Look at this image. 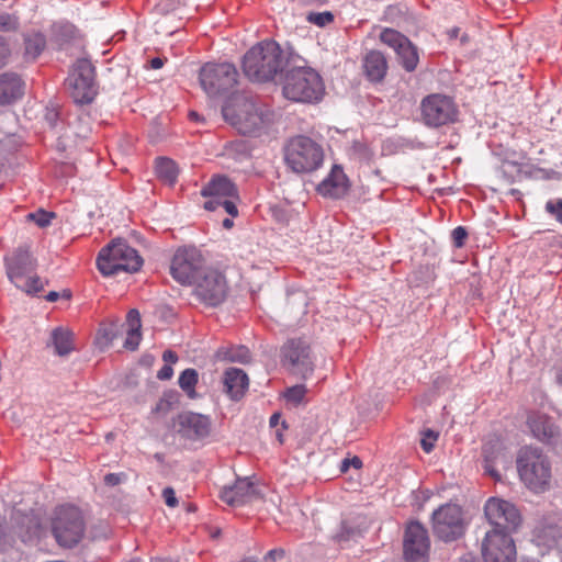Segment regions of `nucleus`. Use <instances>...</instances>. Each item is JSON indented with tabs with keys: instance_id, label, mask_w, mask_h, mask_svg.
Masks as SVG:
<instances>
[{
	"instance_id": "14",
	"label": "nucleus",
	"mask_w": 562,
	"mask_h": 562,
	"mask_svg": "<svg viewBox=\"0 0 562 562\" xmlns=\"http://www.w3.org/2000/svg\"><path fill=\"white\" fill-rule=\"evenodd\" d=\"M483 562H516L517 549L508 532L491 529L481 540Z\"/></svg>"
},
{
	"instance_id": "32",
	"label": "nucleus",
	"mask_w": 562,
	"mask_h": 562,
	"mask_svg": "<svg viewBox=\"0 0 562 562\" xmlns=\"http://www.w3.org/2000/svg\"><path fill=\"white\" fill-rule=\"evenodd\" d=\"M538 541L549 549L562 550V529L557 526L543 528L538 535Z\"/></svg>"
},
{
	"instance_id": "40",
	"label": "nucleus",
	"mask_w": 562,
	"mask_h": 562,
	"mask_svg": "<svg viewBox=\"0 0 562 562\" xmlns=\"http://www.w3.org/2000/svg\"><path fill=\"white\" fill-rule=\"evenodd\" d=\"M16 288L26 293H38L43 290V283L38 277H23V281L13 282Z\"/></svg>"
},
{
	"instance_id": "30",
	"label": "nucleus",
	"mask_w": 562,
	"mask_h": 562,
	"mask_svg": "<svg viewBox=\"0 0 562 562\" xmlns=\"http://www.w3.org/2000/svg\"><path fill=\"white\" fill-rule=\"evenodd\" d=\"M127 336L124 341V347L130 350H135L142 339L140 335V315L137 310H131L126 316Z\"/></svg>"
},
{
	"instance_id": "45",
	"label": "nucleus",
	"mask_w": 562,
	"mask_h": 562,
	"mask_svg": "<svg viewBox=\"0 0 562 562\" xmlns=\"http://www.w3.org/2000/svg\"><path fill=\"white\" fill-rule=\"evenodd\" d=\"M18 19L9 13L0 14V31L10 32L18 29Z\"/></svg>"
},
{
	"instance_id": "50",
	"label": "nucleus",
	"mask_w": 562,
	"mask_h": 562,
	"mask_svg": "<svg viewBox=\"0 0 562 562\" xmlns=\"http://www.w3.org/2000/svg\"><path fill=\"white\" fill-rule=\"evenodd\" d=\"M350 467H353L355 469H361L362 461L359 457H353L352 459H345L341 462L340 471L346 472Z\"/></svg>"
},
{
	"instance_id": "28",
	"label": "nucleus",
	"mask_w": 562,
	"mask_h": 562,
	"mask_svg": "<svg viewBox=\"0 0 562 562\" xmlns=\"http://www.w3.org/2000/svg\"><path fill=\"white\" fill-rule=\"evenodd\" d=\"M14 532L24 543L34 541L40 537L41 522L34 514H20L14 516Z\"/></svg>"
},
{
	"instance_id": "58",
	"label": "nucleus",
	"mask_w": 562,
	"mask_h": 562,
	"mask_svg": "<svg viewBox=\"0 0 562 562\" xmlns=\"http://www.w3.org/2000/svg\"><path fill=\"white\" fill-rule=\"evenodd\" d=\"M281 418V415L279 413H274L271 417H270V426L271 427H276L278 424H279V420Z\"/></svg>"
},
{
	"instance_id": "12",
	"label": "nucleus",
	"mask_w": 562,
	"mask_h": 562,
	"mask_svg": "<svg viewBox=\"0 0 562 562\" xmlns=\"http://www.w3.org/2000/svg\"><path fill=\"white\" fill-rule=\"evenodd\" d=\"M434 535L441 541L451 542L465 531L462 508L456 504H445L431 516Z\"/></svg>"
},
{
	"instance_id": "9",
	"label": "nucleus",
	"mask_w": 562,
	"mask_h": 562,
	"mask_svg": "<svg viewBox=\"0 0 562 562\" xmlns=\"http://www.w3.org/2000/svg\"><path fill=\"white\" fill-rule=\"evenodd\" d=\"M83 532L85 521L78 507L61 505L56 509L53 533L60 546H76L83 537Z\"/></svg>"
},
{
	"instance_id": "20",
	"label": "nucleus",
	"mask_w": 562,
	"mask_h": 562,
	"mask_svg": "<svg viewBox=\"0 0 562 562\" xmlns=\"http://www.w3.org/2000/svg\"><path fill=\"white\" fill-rule=\"evenodd\" d=\"M7 274L11 282L23 281L35 268V260L27 247H19L4 258Z\"/></svg>"
},
{
	"instance_id": "8",
	"label": "nucleus",
	"mask_w": 562,
	"mask_h": 562,
	"mask_svg": "<svg viewBox=\"0 0 562 562\" xmlns=\"http://www.w3.org/2000/svg\"><path fill=\"white\" fill-rule=\"evenodd\" d=\"M205 258L193 246L180 247L176 250L170 262L171 277L182 285H192L206 270Z\"/></svg>"
},
{
	"instance_id": "44",
	"label": "nucleus",
	"mask_w": 562,
	"mask_h": 562,
	"mask_svg": "<svg viewBox=\"0 0 562 562\" xmlns=\"http://www.w3.org/2000/svg\"><path fill=\"white\" fill-rule=\"evenodd\" d=\"M116 336V326L111 324L109 326H102L98 331V339L104 345L110 344Z\"/></svg>"
},
{
	"instance_id": "41",
	"label": "nucleus",
	"mask_w": 562,
	"mask_h": 562,
	"mask_svg": "<svg viewBox=\"0 0 562 562\" xmlns=\"http://www.w3.org/2000/svg\"><path fill=\"white\" fill-rule=\"evenodd\" d=\"M306 394V387L303 384H297L294 386L289 387L284 392V398L286 402L292 403L294 405H299L302 403Z\"/></svg>"
},
{
	"instance_id": "13",
	"label": "nucleus",
	"mask_w": 562,
	"mask_h": 562,
	"mask_svg": "<svg viewBox=\"0 0 562 562\" xmlns=\"http://www.w3.org/2000/svg\"><path fill=\"white\" fill-rule=\"evenodd\" d=\"M193 293L196 299L207 306H217L222 304L228 292L227 280L225 276L215 268L209 267L193 282Z\"/></svg>"
},
{
	"instance_id": "15",
	"label": "nucleus",
	"mask_w": 562,
	"mask_h": 562,
	"mask_svg": "<svg viewBox=\"0 0 562 562\" xmlns=\"http://www.w3.org/2000/svg\"><path fill=\"white\" fill-rule=\"evenodd\" d=\"M283 364L295 375L303 379L314 371V358L310 344L302 339H290L282 347Z\"/></svg>"
},
{
	"instance_id": "59",
	"label": "nucleus",
	"mask_w": 562,
	"mask_h": 562,
	"mask_svg": "<svg viewBox=\"0 0 562 562\" xmlns=\"http://www.w3.org/2000/svg\"><path fill=\"white\" fill-rule=\"evenodd\" d=\"M59 299V293L58 292H55V291H50L47 295H46V300L49 301V302H55Z\"/></svg>"
},
{
	"instance_id": "62",
	"label": "nucleus",
	"mask_w": 562,
	"mask_h": 562,
	"mask_svg": "<svg viewBox=\"0 0 562 562\" xmlns=\"http://www.w3.org/2000/svg\"><path fill=\"white\" fill-rule=\"evenodd\" d=\"M46 116H47L48 119H52V117L57 116L56 108H50V109H48Z\"/></svg>"
},
{
	"instance_id": "53",
	"label": "nucleus",
	"mask_w": 562,
	"mask_h": 562,
	"mask_svg": "<svg viewBox=\"0 0 562 562\" xmlns=\"http://www.w3.org/2000/svg\"><path fill=\"white\" fill-rule=\"evenodd\" d=\"M544 245L549 247H559L562 248V235L561 234H553L551 236H548L543 239Z\"/></svg>"
},
{
	"instance_id": "63",
	"label": "nucleus",
	"mask_w": 562,
	"mask_h": 562,
	"mask_svg": "<svg viewBox=\"0 0 562 562\" xmlns=\"http://www.w3.org/2000/svg\"><path fill=\"white\" fill-rule=\"evenodd\" d=\"M459 562H474V560L471 557H463V558L460 559Z\"/></svg>"
},
{
	"instance_id": "26",
	"label": "nucleus",
	"mask_w": 562,
	"mask_h": 562,
	"mask_svg": "<svg viewBox=\"0 0 562 562\" xmlns=\"http://www.w3.org/2000/svg\"><path fill=\"white\" fill-rule=\"evenodd\" d=\"M224 390L234 401L240 400L248 390L249 379L245 371L237 368H229L223 376Z\"/></svg>"
},
{
	"instance_id": "52",
	"label": "nucleus",
	"mask_w": 562,
	"mask_h": 562,
	"mask_svg": "<svg viewBox=\"0 0 562 562\" xmlns=\"http://www.w3.org/2000/svg\"><path fill=\"white\" fill-rule=\"evenodd\" d=\"M162 496L165 499V503L169 507H176L178 504V499L176 497L175 491L171 487H166L162 491Z\"/></svg>"
},
{
	"instance_id": "42",
	"label": "nucleus",
	"mask_w": 562,
	"mask_h": 562,
	"mask_svg": "<svg viewBox=\"0 0 562 562\" xmlns=\"http://www.w3.org/2000/svg\"><path fill=\"white\" fill-rule=\"evenodd\" d=\"M453 100L446 94L442 93H432L425 97L420 103V105H452Z\"/></svg>"
},
{
	"instance_id": "3",
	"label": "nucleus",
	"mask_w": 562,
	"mask_h": 562,
	"mask_svg": "<svg viewBox=\"0 0 562 562\" xmlns=\"http://www.w3.org/2000/svg\"><path fill=\"white\" fill-rule=\"evenodd\" d=\"M285 166L294 173L304 175L316 171L324 161L323 147L308 136L297 135L283 146Z\"/></svg>"
},
{
	"instance_id": "5",
	"label": "nucleus",
	"mask_w": 562,
	"mask_h": 562,
	"mask_svg": "<svg viewBox=\"0 0 562 562\" xmlns=\"http://www.w3.org/2000/svg\"><path fill=\"white\" fill-rule=\"evenodd\" d=\"M516 463L519 477L529 490L543 492L549 487L552 476L551 463L539 448L520 449Z\"/></svg>"
},
{
	"instance_id": "1",
	"label": "nucleus",
	"mask_w": 562,
	"mask_h": 562,
	"mask_svg": "<svg viewBox=\"0 0 562 562\" xmlns=\"http://www.w3.org/2000/svg\"><path fill=\"white\" fill-rule=\"evenodd\" d=\"M238 71L233 64H205L200 70V83L211 98H221L232 105H254L252 97L239 89Z\"/></svg>"
},
{
	"instance_id": "10",
	"label": "nucleus",
	"mask_w": 562,
	"mask_h": 562,
	"mask_svg": "<svg viewBox=\"0 0 562 562\" xmlns=\"http://www.w3.org/2000/svg\"><path fill=\"white\" fill-rule=\"evenodd\" d=\"M65 85L77 105L91 103L98 93L92 63L86 58L78 59Z\"/></svg>"
},
{
	"instance_id": "18",
	"label": "nucleus",
	"mask_w": 562,
	"mask_h": 562,
	"mask_svg": "<svg viewBox=\"0 0 562 562\" xmlns=\"http://www.w3.org/2000/svg\"><path fill=\"white\" fill-rule=\"evenodd\" d=\"M380 41L393 48L402 67L411 72L417 68L419 56L417 48L400 32L393 29H384L380 33Z\"/></svg>"
},
{
	"instance_id": "2",
	"label": "nucleus",
	"mask_w": 562,
	"mask_h": 562,
	"mask_svg": "<svg viewBox=\"0 0 562 562\" xmlns=\"http://www.w3.org/2000/svg\"><path fill=\"white\" fill-rule=\"evenodd\" d=\"M284 67L283 52L274 41H263L252 46L243 59L245 76L256 82L272 80Z\"/></svg>"
},
{
	"instance_id": "24",
	"label": "nucleus",
	"mask_w": 562,
	"mask_h": 562,
	"mask_svg": "<svg viewBox=\"0 0 562 562\" xmlns=\"http://www.w3.org/2000/svg\"><path fill=\"white\" fill-rule=\"evenodd\" d=\"M25 92V82L14 72L0 74V105L21 100Z\"/></svg>"
},
{
	"instance_id": "29",
	"label": "nucleus",
	"mask_w": 562,
	"mask_h": 562,
	"mask_svg": "<svg viewBox=\"0 0 562 562\" xmlns=\"http://www.w3.org/2000/svg\"><path fill=\"white\" fill-rule=\"evenodd\" d=\"M420 120L428 127H440L457 121V108H419Z\"/></svg>"
},
{
	"instance_id": "57",
	"label": "nucleus",
	"mask_w": 562,
	"mask_h": 562,
	"mask_svg": "<svg viewBox=\"0 0 562 562\" xmlns=\"http://www.w3.org/2000/svg\"><path fill=\"white\" fill-rule=\"evenodd\" d=\"M165 60L166 59L160 58V57H155V58L150 59V61H149L150 68L151 69H160L164 66Z\"/></svg>"
},
{
	"instance_id": "64",
	"label": "nucleus",
	"mask_w": 562,
	"mask_h": 562,
	"mask_svg": "<svg viewBox=\"0 0 562 562\" xmlns=\"http://www.w3.org/2000/svg\"><path fill=\"white\" fill-rule=\"evenodd\" d=\"M63 296L66 297V299H69L70 297V292L69 291H64L63 292Z\"/></svg>"
},
{
	"instance_id": "7",
	"label": "nucleus",
	"mask_w": 562,
	"mask_h": 562,
	"mask_svg": "<svg viewBox=\"0 0 562 562\" xmlns=\"http://www.w3.org/2000/svg\"><path fill=\"white\" fill-rule=\"evenodd\" d=\"M220 114L244 135H258L276 119L270 108H220Z\"/></svg>"
},
{
	"instance_id": "55",
	"label": "nucleus",
	"mask_w": 562,
	"mask_h": 562,
	"mask_svg": "<svg viewBox=\"0 0 562 562\" xmlns=\"http://www.w3.org/2000/svg\"><path fill=\"white\" fill-rule=\"evenodd\" d=\"M162 359L166 361V362H169V363H176L178 361V356L176 352H173L172 350H166L162 355Z\"/></svg>"
},
{
	"instance_id": "31",
	"label": "nucleus",
	"mask_w": 562,
	"mask_h": 562,
	"mask_svg": "<svg viewBox=\"0 0 562 562\" xmlns=\"http://www.w3.org/2000/svg\"><path fill=\"white\" fill-rule=\"evenodd\" d=\"M155 171L158 179L168 186H173L179 175L176 162L166 157H159L156 159Z\"/></svg>"
},
{
	"instance_id": "54",
	"label": "nucleus",
	"mask_w": 562,
	"mask_h": 562,
	"mask_svg": "<svg viewBox=\"0 0 562 562\" xmlns=\"http://www.w3.org/2000/svg\"><path fill=\"white\" fill-rule=\"evenodd\" d=\"M173 374L171 366L165 364L157 373L159 380H169Z\"/></svg>"
},
{
	"instance_id": "61",
	"label": "nucleus",
	"mask_w": 562,
	"mask_h": 562,
	"mask_svg": "<svg viewBox=\"0 0 562 562\" xmlns=\"http://www.w3.org/2000/svg\"><path fill=\"white\" fill-rule=\"evenodd\" d=\"M234 225L233 221L231 218H225L223 221V226L226 228V229H229L232 228Z\"/></svg>"
},
{
	"instance_id": "35",
	"label": "nucleus",
	"mask_w": 562,
	"mask_h": 562,
	"mask_svg": "<svg viewBox=\"0 0 562 562\" xmlns=\"http://www.w3.org/2000/svg\"><path fill=\"white\" fill-rule=\"evenodd\" d=\"M72 116L75 121L69 122V124L74 125L77 135L86 136L91 132V119L88 108H76V113Z\"/></svg>"
},
{
	"instance_id": "38",
	"label": "nucleus",
	"mask_w": 562,
	"mask_h": 562,
	"mask_svg": "<svg viewBox=\"0 0 562 562\" xmlns=\"http://www.w3.org/2000/svg\"><path fill=\"white\" fill-rule=\"evenodd\" d=\"M220 116V108H207L206 113H199L195 110H191L188 112V119L191 122L198 124H207L211 122H215Z\"/></svg>"
},
{
	"instance_id": "48",
	"label": "nucleus",
	"mask_w": 562,
	"mask_h": 562,
	"mask_svg": "<svg viewBox=\"0 0 562 562\" xmlns=\"http://www.w3.org/2000/svg\"><path fill=\"white\" fill-rule=\"evenodd\" d=\"M437 439H438L437 434H435L432 430H429V429L426 430L420 440V446H422L423 450L426 453H429L434 449Z\"/></svg>"
},
{
	"instance_id": "51",
	"label": "nucleus",
	"mask_w": 562,
	"mask_h": 562,
	"mask_svg": "<svg viewBox=\"0 0 562 562\" xmlns=\"http://www.w3.org/2000/svg\"><path fill=\"white\" fill-rule=\"evenodd\" d=\"M10 52L8 42L0 35V68L7 63Z\"/></svg>"
},
{
	"instance_id": "22",
	"label": "nucleus",
	"mask_w": 562,
	"mask_h": 562,
	"mask_svg": "<svg viewBox=\"0 0 562 562\" xmlns=\"http://www.w3.org/2000/svg\"><path fill=\"white\" fill-rule=\"evenodd\" d=\"M482 453L485 473L495 480H499L501 475L495 467L507 461L504 442L497 437L490 438L484 442Z\"/></svg>"
},
{
	"instance_id": "4",
	"label": "nucleus",
	"mask_w": 562,
	"mask_h": 562,
	"mask_svg": "<svg viewBox=\"0 0 562 562\" xmlns=\"http://www.w3.org/2000/svg\"><path fill=\"white\" fill-rule=\"evenodd\" d=\"M143 262L138 251L122 239H115L103 247L97 257V267L104 277L137 272Z\"/></svg>"
},
{
	"instance_id": "11",
	"label": "nucleus",
	"mask_w": 562,
	"mask_h": 562,
	"mask_svg": "<svg viewBox=\"0 0 562 562\" xmlns=\"http://www.w3.org/2000/svg\"><path fill=\"white\" fill-rule=\"evenodd\" d=\"M201 195L207 200L204 203V209L207 211H216L224 209L231 216L238 215L236 200L238 192L235 184L226 177L216 176L204 186L201 190Z\"/></svg>"
},
{
	"instance_id": "60",
	"label": "nucleus",
	"mask_w": 562,
	"mask_h": 562,
	"mask_svg": "<svg viewBox=\"0 0 562 562\" xmlns=\"http://www.w3.org/2000/svg\"><path fill=\"white\" fill-rule=\"evenodd\" d=\"M282 554H283V551L282 550H277V549L270 550L268 552V555L271 557V558L281 557Z\"/></svg>"
},
{
	"instance_id": "37",
	"label": "nucleus",
	"mask_w": 562,
	"mask_h": 562,
	"mask_svg": "<svg viewBox=\"0 0 562 562\" xmlns=\"http://www.w3.org/2000/svg\"><path fill=\"white\" fill-rule=\"evenodd\" d=\"M350 155L359 161L370 162L373 158V150L368 143L355 140L350 147Z\"/></svg>"
},
{
	"instance_id": "21",
	"label": "nucleus",
	"mask_w": 562,
	"mask_h": 562,
	"mask_svg": "<svg viewBox=\"0 0 562 562\" xmlns=\"http://www.w3.org/2000/svg\"><path fill=\"white\" fill-rule=\"evenodd\" d=\"M178 432L187 439H201L210 434L211 423L207 417L196 413H182L177 418Z\"/></svg>"
},
{
	"instance_id": "43",
	"label": "nucleus",
	"mask_w": 562,
	"mask_h": 562,
	"mask_svg": "<svg viewBox=\"0 0 562 562\" xmlns=\"http://www.w3.org/2000/svg\"><path fill=\"white\" fill-rule=\"evenodd\" d=\"M225 359L233 362H241L246 363L250 360V352L246 347H238L236 349L231 350Z\"/></svg>"
},
{
	"instance_id": "47",
	"label": "nucleus",
	"mask_w": 562,
	"mask_h": 562,
	"mask_svg": "<svg viewBox=\"0 0 562 562\" xmlns=\"http://www.w3.org/2000/svg\"><path fill=\"white\" fill-rule=\"evenodd\" d=\"M546 211L562 224V199L548 201L546 204Z\"/></svg>"
},
{
	"instance_id": "25",
	"label": "nucleus",
	"mask_w": 562,
	"mask_h": 562,
	"mask_svg": "<svg viewBox=\"0 0 562 562\" xmlns=\"http://www.w3.org/2000/svg\"><path fill=\"white\" fill-rule=\"evenodd\" d=\"M349 181L340 166L335 165L330 173L318 184V192L325 196L338 199L347 193Z\"/></svg>"
},
{
	"instance_id": "19",
	"label": "nucleus",
	"mask_w": 562,
	"mask_h": 562,
	"mask_svg": "<svg viewBox=\"0 0 562 562\" xmlns=\"http://www.w3.org/2000/svg\"><path fill=\"white\" fill-rule=\"evenodd\" d=\"M527 427L540 442L555 446L561 438V429L554 418L540 411H531L527 415Z\"/></svg>"
},
{
	"instance_id": "56",
	"label": "nucleus",
	"mask_w": 562,
	"mask_h": 562,
	"mask_svg": "<svg viewBox=\"0 0 562 562\" xmlns=\"http://www.w3.org/2000/svg\"><path fill=\"white\" fill-rule=\"evenodd\" d=\"M104 482L108 484V485H116L120 483V477L117 474L115 473H109L104 476Z\"/></svg>"
},
{
	"instance_id": "6",
	"label": "nucleus",
	"mask_w": 562,
	"mask_h": 562,
	"mask_svg": "<svg viewBox=\"0 0 562 562\" xmlns=\"http://www.w3.org/2000/svg\"><path fill=\"white\" fill-rule=\"evenodd\" d=\"M324 94L321 76L308 67H297L286 72L283 95L292 102L316 103Z\"/></svg>"
},
{
	"instance_id": "46",
	"label": "nucleus",
	"mask_w": 562,
	"mask_h": 562,
	"mask_svg": "<svg viewBox=\"0 0 562 562\" xmlns=\"http://www.w3.org/2000/svg\"><path fill=\"white\" fill-rule=\"evenodd\" d=\"M334 15L326 11V12H318V13H311L308 15V21L318 25V26H325L333 22Z\"/></svg>"
},
{
	"instance_id": "39",
	"label": "nucleus",
	"mask_w": 562,
	"mask_h": 562,
	"mask_svg": "<svg viewBox=\"0 0 562 562\" xmlns=\"http://www.w3.org/2000/svg\"><path fill=\"white\" fill-rule=\"evenodd\" d=\"M56 217L54 212H48L40 209L33 213L26 215L29 221L34 222L38 227L44 228L50 225L52 220Z\"/></svg>"
},
{
	"instance_id": "17",
	"label": "nucleus",
	"mask_w": 562,
	"mask_h": 562,
	"mask_svg": "<svg viewBox=\"0 0 562 562\" xmlns=\"http://www.w3.org/2000/svg\"><path fill=\"white\" fill-rule=\"evenodd\" d=\"M404 558L407 562H427L430 541L427 529L419 522L407 525L404 535Z\"/></svg>"
},
{
	"instance_id": "33",
	"label": "nucleus",
	"mask_w": 562,
	"mask_h": 562,
	"mask_svg": "<svg viewBox=\"0 0 562 562\" xmlns=\"http://www.w3.org/2000/svg\"><path fill=\"white\" fill-rule=\"evenodd\" d=\"M52 338L57 355L66 356L74 349L72 335L70 331L56 328L52 334Z\"/></svg>"
},
{
	"instance_id": "36",
	"label": "nucleus",
	"mask_w": 562,
	"mask_h": 562,
	"mask_svg": "<svg viewBox=\"0 0 562 562\" xmlns=\"http://www.w3.org/2000/svg\"><path fill=\"white\" fill-rule=\"evenodd\" d=\"M199 381V375L195 369H186L179 376V386L190 398L196 397L195 385Z\"/></svg>"
},
{
	"instance_id": "49",
	"label": "nucleus",
	"mask_w": 562,
	"mask_h": 562,
	"mask_svg": "<svg viewBox=\"0 0 562 562\" xmlns=\"http://www.w3.org/2000/svg\"><path fill=\"white\" fill-rule=\"evenodd\" d=\"M467 237L468 232L463 226L456 227L451 233L452 243L457 248H461L464 246Z\"/></svg>"
},
{
	"instance_id": "16",
	"label": "nucleus",
	"mask_w": 562,
	"mask_h": 562,
	"mask_svg": "<svg viewBox=\"0 0 562 562\" xmlns=\"http://www.w3.org/2000/svg\"><path fill=\"white\" fill-rule=\"evenodd\" d=\"M484 515L493 526L492 529L510 532L517 529L521 518L516 506L505 499L491 497L484 506Z\"/></svg>"
},
{
	"instance_id": "27",
	"label": "nucleus",
	"mask_w": 562,
	"mask_h": 562,
	"mask_svg": "<svg viewBox=\"0 0 562 562\" xmlns=\"http://www.w3.org/2000/svg\"><path fill=\"white\" fill-rule=\"evenodd\" d=\"M366 77L371 82H381L387 72V60L383 53L370 50L366 54L362 61Z\"/></svg>"
},
{
	"instance_id": "23",
	"label": "nucleus",
	"mask_w": 562,
	"mask_h": 562,
	"mask_svg": "<svg viewBox=\"0 0 562 562\" xmlns=\"http://www.w3.org/2000/svg\"><path fill=\"white\" fill-rule=\"evenodd\" d=\"M256 494L255 485L248 479H239L232 486H225L220 494L221 499L231 505H243Z\"/></svg>"
},
{
	"instance_id": "34",
	"label": "nucleus",
	"mask_w": 562,
	"mask_h": 562,
	"mask_svg": "<svg viewBox=\"0 0 562 562\" xmlns=\"http://www.w3.org/2000/svg\"><path fill=\"white\" fill-rule=\"evenodd\" d=\"M25 45V57L30 59H35L41 55L46 46L45 36L41 33H31L25 35L24 37Z\"/></svg>"
}]
</instances>
